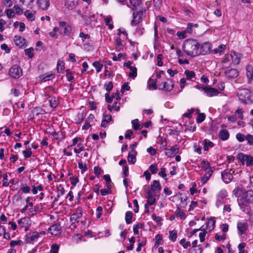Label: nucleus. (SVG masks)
<instances>
[{
    "label": "nucleus",
    "instance_id": "nucleus-28",
    "mask_svg": "<svg viewBox=\"0 0 253 253\" xmlns=\"http://www.w3.org/2000/svg\"><path fill=\"white\" fill-rule=\"evenodd\" d=\"M129 3L132 5L131 10L135 11L136 7L142 4V0H129Z\"/></svg>",
    "mask_w": 253,
    "mask_h": 253
},
{
    "label": "nucleus",
    "instance_id": "nucleus-24",
    "mask_svg": "<svg viewBox=\"0 0 253 253\" xmlns=\"http://www.w3.org/2000/svg\"><path fill=\"white\" fill-rule=\"evenodd\" d=\"M78 4V0H65V6L69 10L74 9Z\"/></svg>",
    "mask_w": 253,
    "mask_h": 253
},
{
    "label": "nucleus",
    "instance_id": "nucleus-56",
    "mask_svg": "<svg viewBox=\"0 0 253 253\" xmlns=\"http://www.w3.org/2000/svg\"><path fill=\"white\" fill-rule=\"evenodd\" d=\"M156 241L155 243V247H158L161 244V241L162 240V236L158 234L155 237Z\"/></svg>",
    "mask_w": 253,
    "mask_h": 253
},
{
    "label": "nucleus",
    "instance_id": "nucleus-16",
    "mask_svg": "<svg viewBox=\"0 0 253 253\" xmlns=\"http://www.w3.org/2000/svg\"><path fill=\"white\" fill-rule=\"evenodd\" d=\"M82 212L81 210H78L77 211L72 214L70 217V220L72 222V225L74 227H76V226L75 225H74V224L75 223V222H79V219L82 217Z\"/></svg>",
    "mask_w": 253,
    "mask_h": 253
},
{
    "label": "nucleus",
    "instance_id": "nucleus-6",
    "mask_svg": "<svg viewBox=\"0 0 253 253\" xmlns=\"http://www.w3.org/2000/svg\"><path fill=\"white\" fill-rule=\"evenodd\" d=\"M145 9H141L138 11H134L133 13V19L131 20V24L135 26L142 21V15Z\"/></svg>",
    "mask_w": 253,
    "mask_h": 253
},
{
    "label": "nucleus",
    "instance_id": "nucleus-5",
    "mask_svg": "<svg viewBox=\"0 0 253 253\" xmlns=\"http://www.w3.org/2000/svg\"><path fill=\"white\" fill-rule=\"evenodd\" d=\"M9 74L13 79H18L22 76V69L18 65H14L9 70Z\"/></svg>",
    "mask_w": 253,
    "mask_h": 253
},
{
    "label": "nucleus",
    "instance_id": "nucleus-33",
    "mask_svg": "<svg viewBox=\"0 0 253 253\" xmlns=\"http://www.w3.org/2000/svg\"><path fill=\"white\" fill-rule=\"evenodd\" d=\"M131 124L132 125L133 128L134 130H137V129L140 130L143 127V126L140 125L139 124V120L137 119L132 120L131 121Z\"/></svg>",
    "mask_w": 253,
    "mask_h": 253
},
{
    "label": "nucleus",
    "instance_id": "nucleus-52",
    "mask_svg": "<svg viewBox=\"0 0 253 253\" xmlns=\"http://www.w3.org/2000/svg\"><path fill=\"white\" fill-rule=\"evenodd\" d=\"M122 55H124L123 59H125L126 57V53H120L118 54L117 56H116V55L114 54V56L112 57V60L114 61H120L121 58L122 57Z\"/></svg>",
    "mask_w": 253,
    "mask_h": 253
},
{
    "label": "nucleus",
    "instance_id": "nucleus-60",
    "mask_svg": "<svg viewBox=\"0 0 253 253\" xmlns=\"http://www.w3.org/2000/svg\"><path fill=\"white\" fill-rule=\"evenodd\" d=\"M14 11H15V14H17V15H21L23 13V9L21 8L18 5H15L13 6Z\"/></svg>",
    "mask_w": 253,
    "mask_h": 253
},
{
    "label": "nucleus",
    "instance_id": "nucleus-27",
    "mask_svg": "<svg viewBox=\"0 0 253 253\" xmlns=\"http://www.w3.org/2000/svg\"><path fill=\"white\" fill-rule=\"evenodd\" d=\"M213 172V170L211 169L210 170H208L207 172H206V173L201 178V182L203 184L206 183V182L208 181L209 178L212 175Z\"/></svg>",
    "mask_w": 253,
    "mask_h": 253
},
{
    "label": "nucleus",
    "instance_id": "nucleus-37",
    "mask_svg": "<svg viewBox=\"0 0 253 253\" xmlns=\"http://www.w3.org/2000/svg\"><path fill=\"white\" fill-rule=\"evenodd\" d=\"M240 163L242 165L249 167L253 165V159H240Z\"/></svg>",
    "mask_w": 253,
    "mask_h": 253
},
{
    "label": "nucleus",
    "instance_id": "nucleus-13",
    "mask_svg": "<svg viewBox=\"0 0 253 253\" xmlns=\"http://www.w3.org/2000/svg\"><path fill=\"white\" fill-rule=\"evenodd\" d=\"M224 73L226 77L229 79L236 78L239 75V72L237 69L226 70Z\"/></svg>",
    "mask_w": 253,
    "mask_h": 253
},
{
    "label": "nucleus",
    "instance_id": "nucleus-23",
    "mask_svg": "<svg viewBox=\"0 0 253 253\" xmlns=\"http://www.w3.org/2000/svg\"><path fill=\"white\" fill-rule=\"evenodd\" d=\"M112 120V116L110 114H103V119L101 122V126L103 127H106L108 124Z\"/></svg>",
    "mask_w": 253,
    "mask_h": 253
},
{
    "label": "nucleus",
    "instance_id": "nucleus-50",
    "mask_svg": "<svg viewBox=\"0 0 253 253\" xmlns=\"http://www.w3.org/2000/svg\"><path fill=\"white\" fill-rule=\"evenodd\" d=\"M23 244L22 240H12L10 241L9 245L11 247H14L16 246H21Z\"/></svg>",
    "mask_w": 253,
    "mask_h": 253
},
{
    "label": "nucleus",
    "instance_id": "nucleus-10",
    "mask_svg": "<svg viewBox=\"0 0 253 253\" xmlns=\"http://www.w3.org/2000/svg\"><path fill=\"white\" fill-rule=\"evenodd\" d=\"M55 77V75L53 73L52 71H50L48 72H46L44 74L40 75L38 78V80L40 82H46L51 80L53 79Z\"/></svg>",
    "mask_w": 253,
    "mask_h": 253
},
{
    "label": "nucleus",
    "instance_id": "nucleus-42",
    "mask_svg": "<svg viewBox=\"0 0 253 253\" xmlns=\"http://www.w3.org/2000/svg\"><path fill=\"white\" fill-rule=\"evenodd\" d=\"M92 65L95 68L97 73H99L101 71L103 67V64H101L99 61H94Z\"/></svg>",
    "mask_w": 253,
    "mask_h": 253
},
{
    "label": "nucleus",
    "instance_id": "nucleus-15",
    "mask_svg": "<svg viewBox=\"0 0 253 253\" xmlns=\"http://www.w3.org/2000/svg\"><path fill=\"white\" fill-rule=\"evenodd\" d=\"M179 151V147L177 145H175L174 146L171 147L169 149H166V155L169 157L172 158L175 156L176 154L178 153Z\"/></svg>",
    "mask_w": 253,
    "mask_h": 253
},
{
    "label": "nucleus",
    "instance_id": "nucleus-45",
    "mask_svg": "<svg viewBox=\"0 0 253 253\" xmlns=\"http://www.w3.org/2000/svg\"><path fill=\"white\" fill-rule=\"evenodd\" d=\"M25 55H27L29 58H32L34 56V48L33 47H30L25 49Z\"/></svg>",
    "mask_w": 253,
    "mask_h": 253
},
{
    "label": "nucleus",
    "instance_id": "nucleus-26",
    "mask_svg": "<svg viewBox=\"0 0 253 253\" xmlns=\"http://www.w3.org/2000/svg\"><path fill=\"white\" fill-rule=\"evenodd\" d=\"M218 136L222 141H225L229 138V133L226 129H221L219 131Z\"/></svg>",
    "mask_w": 253,
    "mask_h": 253
},
{
    "label": "nucleus",
    "instance_id": "nucleus-30",
    "mask_svg": "<svg viewBox=\"0 0 253 253\" xmlns=\"http://www.w3.org/2000/svg\"><path fill=\"white\" fill-rule=\"evenodd\" d=\"M199 27V25L198 24H193L192 23H188L187 25V27L186 29V33L192 34L193 33V29L192 28H198Z\"/></svg>",
    "mask_w": 253,
    "mask_h": 253
},
{
    "label": "nucleus",
    "instance_id": "nucleus-55",
    "mask_svg": "<svg viewBox=\"0 0 253 253\" xmlns=\"http://www.w3.org/2000/svg\"><path fill=\"white\" fill-rule=\"evenodd\" d=\"M105 88L108 92L110 93V91L113 88V84L112 82H109L108 83H105L104 84Z\"/></svg>",
    "mask_w": 253,
    "mask_h": 253
},
{
    "label": "nucleus",
    "instance_id": "nucleus-58",
    "mask_svg": "<svg viewBox=\"0 0 253 253\" xmlns=\"http://www.w3.org/2000/svg\"><path fill=\"white\" fill-rule=\"evenodd\" d=\"M149 169L153 174L156 173L158 171L157 165L156 164L151 165L149 167Z\"/></svg>",
    "mask_w": 253,
    "mask_h": 253
},
{
    "label": "nucleus",
    "instance_id": "nucleus-63",
    "mask_svg": "<svg viewBox=\"0 0 253 253\" xmlns=\"http://www.w3.org/2000/svg\"><path fill=\"white\" fill-rule=\"evenodd\" d=\"M59 246L57 244H52L51 247L50 252L52 253H58Z\"/></svg>",
    "mask_w": 253,
    "mask_h": 253
},
{
    "label": "nucleus",
    "instance_id": "nucleus-3",
    "mask_svg": "<svg viewBox=\"0 0 253 253\" xmlns=\"http://www.w3.org/2000/svg\"><path fill=\"white\" fill-rule=\"evenodd\" d=\"M237 95L239 100L245 105L253 103V93L247 88L239 89Z\"/></svg>",
    "mask_w": 253,
    "mask_h": 253
},
{
    "label": "nucleus",
    "instance_id": "nucleus-46",
    "mask_svg": "<svg viewBox=\"0 0 253 253\" xmlns=\"http://www.w3.org/2000/svg\"><path fill=\"white\" fill-rule=\"evenodd\" d=\"M79 168L81 169V172L84 173L87 169L86 164L83 163L82 161H80L78 163Z\"/></svg>",
    "mask_w": 253,
    "mask_h": 253
},
{
    "label": "nucleus",
    "instance_id": "nucleus-29",
    "mask_svg": "<svg viewBox=\"0 0 253 253\" xmlns=\"http://www.w3.org/2000/svg\"><path fill=\"white\" fill-rule=\"evenodd\" d=\"M36 13L35 11H33L32 12H31L29 10H27L24 12V15L26 16V18L30 20L31 21H34L35 20V18L34 16V15Z\"/></svg>",
    "mask_w": 253,
    "mask_h": 253
},
{
    "label": "nucleus",
    "instance_id": "nucleus-48",
    "mask_svg": "<svg viewBox=\"0 0 253 253\" xmlns=\"http://www.w3.org/2000/svg\"><path fill=\"white\" fill-rule=\"evenodd\" d=\"M143 225L141 223H137L136 225H134L133 227V231L135 234L137 235L139 234L138 229L142 228Z\"/></svg>",
    "mask_w": 253,
    "mask_h": 253
},
{
    "label": "nucleus",
    "instance_id": "nucleus-61",
    "mask_svg": "<svg viewBox=\"0 0 253 253\" xmlns=\"http://www.w3.org/2000/svg\"><path fill=\"white\" fill-rule=\"evenodd\" d=\"M177 238V233L174 231H171L169 232V239L174 242L175 241Z\"/></svg>",
    "mask_w": 253,
    "mask_h": 253
},
{
    "label": "nucleus",
    "instance_id": "nucleus-32",
    "mask_svg": "<svg viewBox=\"0 0 253 253\" xmlns=\"http://www.w3.org/2000/svg\"><path fill=\"white\" fill-rule=\"evenodd\" d=\"M49 98H50L49 102L51 107L54 108L59 105L58 100L55 97H49Z\"/></svg>",
    "mask_w": 253,
    "mask_h": 253
},
{
    "label": "nucleus",
    "instance_id": "nucleus-11",
    "mask_svg": "<svg viewBox=\"0 0 253 253\" xmlns=\"http://www.w3.org/2000/svg\"><path fill=\"white\" fill-rule=\"evenodd\" d=\"M162 85V87L160 88V89H162L166 91H170L173 88L174 84L172 80L167 79V82L162 83L161 84H159L160 86H161Z\"/></svg>",
    "mask_w": 253,
    "mask_h": 253
},
{
    "label": "nucleus",
    "instance_id": "nucleus-41",
    "mask_svg": "<svg viewBox=\"0 0 253 253\" xmlns=\"http://www.w3.org/2000/svg\"><path fill=\"white\" fill-rule=\"evenodd\" d=\"M132 213L131 211H128L126 213L125 220L126 224H129L132 221Z\"/></svg>",
    "mask_w": 253,
    "mask_h": 253
},
{
    "label": "nucleus",
    "instance_id": "nucleus-9",
    "mask_svg": "<svg viewBox=\"0 0 253 253\" xmlns=\"http://www.w3.org/2000/svg\"><path fill=\"white\" fill-rule=\"evenodd\" d=\"M202 90L209 97L217 96L219 93L217 89L209 86H205L202 87Z\"/></svg>",
    "mask_w": 253,
    "mask_h": 253
},
{
    "label": "nucleus",
    "instance_id": "nucleus-62",
    "mask_svg": "<svg viewBox=\"0 0 253 253\" xmlns=\"http://www.w3.org/2000/svg\"><path fill=\"white\" fill-rule=\"evenodd\" d=\"M202 252V247H198V248H191L189 250V253H201Z\"/></svg>",
    "mask_w": 253,
    "mask_h": 253
},
{
    "label": "nucleus",
    "instance_id": "nucleus-39",
    "mask_svg": "<svg viewBox=\"0 0 253 253\" xmlns=\"http://www.w3.org/2000/svg\"><path fill=\"white\" fill-rule=\"evenodd\" d=\"M118 102H114L112 105H107V109L110 111H112L113 109H115L116 111H119L120 109V106L118 105L117 106Z\"/></svg>",
    "mask_w": 253,
    "mask_h": 253
},
{
    "label": "nucleus",
    "instance_id": "nucleus-51",
    "mask_svg": "<svg viewBox=\"0 0 253 253\" xmlns=\"http://www.w3.org/2000/svg\"><path fill=\"white\" fill-rule=\"evenodd\" d=\"M7 17L8 18H13L15 16V12L13 9L9 8L5 10Z\"/></svg>",
    "mask_w": 253,
    "mask_h": 253
},
{
    "label": "nucleus",
    "instance_id": "nucleus-59",
    "mask_svg": "<svg viewBox=\"0 0 253 253\" xmlns=\"http://www.w3.org/2000/svg\"><path fill=\"white\" fill-rule=\"evenodd\" d=\"M202 168L204 170H207L208 169L210 168V164L208 162L205 160H203L201 162Z\"/></svg>",
    "mask_w": 253,
    "mask_h": 253
},
{
    "label": "nucleus",
    "instance_id": "nucleus-12",
    "mask_svg": "<svg viewBox=\"0 0 253 253\" xmlns=\"http://www.w3.org/2000/svg\"><path fill=\"white\" fill-rule=\"evenodd\" d=\"M39 237V233L37 232L29 233L25 236V241L27 243H31L36 241Z\"/></svg>",
    "mask_w": 253,
    "mask_h": 253
},
{
    "label": "nucleus",
    "instance_id": "nucleus-7",
    "mask_svg": "<svg viewBox=\"0 0 253 253\" xmlns=\"http://www.w3.org/2000/svg\"><path fill=\"white\" fill-rule=\"evenodd\" d=\"M227 196V192L225 190H221L217 195L216 206L219 208L223 204L225 203L226 197Z\"/></svg>",
    "mask_w": 253,
    "mask_h": 253
},
{
    "label": "nucleus",
    "instance_id": "nucleus-21",
    "mask_svg": "<svg viewBox=\"0 0 253 253\" xmlns=\"http://www.w3.org/2000/svg\"><path fill=\"white\" fill-rule=\"evenodd\" d=\"M237 227L239 233L242 235L245 233L248 228V224L246 221H240L238 222Z\"/></svg>",
    "mask_w": 253,
    "mask_h": 253
},
{
    "label": "nucleus",
    "instance_id": "nucleus-14",
    "mask_svg": "<svg viewBox=\"0 0 253 253\" xmlns=\"http://www.w3.org/2000/svg\"><path fill=\"white\" fill-rule=\"evenodd\" d=\"M14 41L16 45L20 48L25 47L27 45L26 40L20 36H15Z\"/></svg>",
    "mask_w": 253,
    "mask_h": 253
},
{
    "label": "nucleus",
    "instance_id": "nucleus-57",
    "mask_svg": "<svg viewBox=\"0 0 253 253\" xmlns=\"http://www.w3.org/2000/svg\"><path fill=\"white\" fill-rule=\"evenodd\" d=\"M195 112V109L194 108H191L189 109L187 113H185L183 114V116L184 117H187L189 119H191L192 118V114Z\"/></svg>",
    "mask_w": 253,
    "mask_h": 253
},
{
    "label": "nucleus",
    "instance_id": "nucleus-25",
    "mask_svg": "<svg viewBox=\"0 0 253 253\" xmlns=\"http://www.w3.org/2000/svg\"><path fill=\"white\" fill-rule=\"evenodd\" d=\"M37 3L42 10H46L50 5L49 0H38Z\"/></svg>",
    "mask_w": 253,
    "mask_h": 253
},
{
    "label": "nucleus",
    "instance_id": "nucleus-20",
    "mask_svg": "<svg viewBox=\"0 0 253 253\" xmlns=\"http://www.w3.org/2000/svg\"><path fill=\"white\" fill-rule=\"evenodd\" d=\"M147 205H149L150 206L153 205L155 203V193L152 190H148L147 192Z\"/></svg>",
    "mask_w": 253,
    "mask_h": 253
},
{
    "label": "nucleus",
    "instance_id": "nucleus-8",
    "mask_svg": "<svg viewBox=\"0 0 253 253\" xmlns=\"http://www.w3.org/2000/svg\"><path fill=\"white\" fill-rule=\"evenodd\" d=\"M211 44L209 42H205L201 44H200V46L199 48L198 55H204L209 54L211 52Z\"/></svg>",
    "mask_w": 253,
    "mask_h": 253
},
{
    "label": "nucleus",
    "instance_id": "nucleus-53",
    "mask_svg": "<svg viewBox=\"0 0 253 253\" xmlns=\"http://www.w3.org/2000/svg\"><path fill=\"white\" fill-rule=\"evenodd\" d=\"M213 146V143L211 141H209L207 142L206 140H204V145L203 147V149L205 151L208 150L209 147H212Z\"/></svg>",
    "mask_w": 253,
    "mask_h": 253
},
{
    "label": "nucleus",
    "instance_id": "nucleus-19",
    "mask_svg": "<svg viewBox=\"0 0 253 253\" xmlns=\"http://www.w3.org/2000/svg\"><path fill=\"white\" fill-rule=\"evenodd\" d=\"M221 177L224 182L226 183H229L232 180L233 176L230 172L225 170L222 172Z\"/></svg>",
    "mask_w": 253,
    "mask_h": 253
},
{
    "label": "nucleus",
    "instance_id": "nucleus-17",
    "mask_svg": "<svg viewBox=\"0 0 253 253\" xmlns=\"http://www.w3.org/2000/svg\"><path fill=\"white\" fill-rule=\"evenodd\" d=\"M48 231L51 234L57 236L61 233V227L59 224H54L50 226Z\"/></svg>",
    "mask_w": 253,
    "mask_h": 253
},
{
    "label": "nucleus",
    "instance_id": "nucleus-22",
    "mask_svg": "<svg viewBox=\"0 0 253 253\" xmlns=\"http://www.w3.org/2000/svg\"><path fill=\"white\" fill-rule=\"evenodd\" d=\"M246 70L248 82L251 83L253 80V67L251 65H248L246 67Z\"/></svg>",
    "mask_w": 253,
    "mask_h": 253
},
{
    "label": "nucleus",
    "instance_id": "nucleus-43",
    "mask_svg": "<svg viewBox=\"0 0 253 253\" xmlns=\"http://www.w3.org/2000/svg\"><path fill=\"white\" fill-rule=\"evenodd\" d=\"M129 69L131 72L129 73L128 76L130 78L134 79L137 76V68L135 66H132Z\"/></svg>",
    "mask_w": 253,
    "mask_h": 253
},
{
    "label": "nucleus",
    "instance_id": "nucleus-47",
    "mask_svg": "<svg viewBox=\"0 0 253 253\" xmlns=\"http://www.w3.org/2000/svg\"><path fill=\"white\" fill-rule=\"evenodd\" d=\"M206 118V115L204 113H199L197 116V118L196 119V122L198 124L201 123L203 122Z\"/></svg>",
    "mask_w": 253,
    "mask_h": 253
},
{
    "label": "nucleus",
    "instance_id": "nucleus-1",
    "mask_svg": "<svg viewBox=\"0 0 253 253\" xmlns=\"http://www.w3.org/2000/svg\"><path fill=\"white\" fill-rule=\"evenodd\" d=\"M233 193L236 198L241 196L240 199L238 200V205L244 212L248 213L249 210L248 206L250 204L253 203V191L248 190L243 192V189L237 187L233 191Z\"/></svg>",
    "mask_w": 253,
    "mask_h": 253
},
{
    "label": "nucleus",
    "instance_id": "nucleus-49",
    "mask_svg": "<svg viewBox=\"0 0 253 253\" xmlns=\"http://www.w3.org/2000/svg\"><path fill=\"white\" fill-rule=\"evenodd\" d=\"M105 24L107 26H108V28L110 29H112L114 28V25L112 24H110V22L112 20V18L111 17H106L104 18Z\"/></svg>",
    "mask_w": 253,
    "mask_h": 253
},
{
    "label": "nucleus",
    "instance_id": "nucleus-31",
    "mask_svg": "<svg viewBox=\"0 0 253 253\" xmlns=\"http://www.w3.org/2000/svg\"><path fill=\"white\" fill-rule=\"evenodd\" d=\"M161 189V186L159 181L154 180L151 185V188L150 190L154 192L155 190L160 191Z\"/></svg>",
    "mask_w": 253,
    "mask_h": 253
},
{
    "label": "nucleus",
    "instance_id": "nucleus-64",
    "mask_svg": "<svg viewBox=\"0 0 253 253\" xmlns=\"http://www.w3.org/2000/svg\"><path fill=\"white\" fill-rule=\"evenodd\" d=\"M103 172V170L99 167L96 166L94 168V173L96 176L99 177V175Z\"/></svg>",
    "mask_w": 253,
    "mask_h": 253
},
{
    "label": "nucleus",
    "instance_id": "nucleus-34",
    "mask_svg": "<svg viewBox=\"0 0 253 253\" xmlns=\"http://www.w3.org/2000/svg\"><path fill=\"white\" fill-rule=\"evenodd\" d=\"M175 214L177 217H180L181 219H185L186 216L185 213L179 208H177L175 211Z\"/></svg>",
    "mask_w": 253,
    "mask_h": 253
},
{
    "label": "nucleus",
    "instance_id": "nucleus-4",
    "mask_svg": "<svg viewBox=\"0 0 253 253\" xmlns=\"http://www.w3.org/2000/svg\"><path fill=\"white\" fill-rule=\"evenodd\" d=\"M59 26L60 28V34L63 36H69L71 35L72 33V27L67 22L60 21L59 23Z\"/></svg>",
    "mask_w": 253,
    "mask_h": 253
},
{
    "label": "nucleus",
    "instance_id": "nucleus-44",
    "mask_svg": "<svg viewBox=\"0 0 253 253\" xmlns=\"http://www.w3.org/2000/svg\"><path fill=\"white\" fill-rule=\"evenodd\" d=\"M65 133L62 132L61 131H59L57 132V134L55 137V139L56 140L61 141L63 140L65 138Z\"/></svg>",
    "mask_w": 253,
    "mask_h": 253
},
{
    "label": "nucleus",
    "instance_id": "nucleus-35",
    "mask_svg": "<svg viewBox=\"0 0 253 253\" xmlns=\"http://www.w3.org/2000/svg\"><path fill=\"white\" fill-rule=\"evenodd\" d=\"M66 77L68 82H72L74 80L73 73L69 69L65 70Z\"/></svg>",
    "mask_w": 253,
    "mask_h": 253
},
{
    "label": "nucleus",
    "instance_id": "nucleus-40",
    "mask_svg": "<svg viewBox=\"0 0 253 253\" xmlns=\"http://www.w3.org/2000/svg\"><path fill=\"white\" fill-rule=\"evenodd\" d=\"M184 74L186 76V79L187 80H191L192 78H194L195 77V73L193 71H189L188 70H186L184 71Z\"/></svg>",
    "mask_w": 253,
    "mask_h": 253
},
{
    "label": "nucleus",
    "instance_id": "nucleus-2",
    "mask_svg": "<svg viewBox=\"0 0 253 253\" xmlns=\"http://www.w3.org/2000/svg\"><path fill=\"white\" fill-rule=\"evenodd\" d=\"M200 43L198 40L188 39L185 40L182 44V49L187 55L194 57L198 56L199 48Z\"/></svg>",
    "mask_w": 253,
    "mask_h": 253
},
{
    "label": "nucleus",
    "instance_id": "nucleus-38",
    "mask_svg": "<svg viewBox=\"0 0 253 253\" xmlns=\"http://www.w3.org/2000/svg\"><path fill=\"white\" fill-rule=\"evenodd\" d=\"M225 49V45L224 44L219 45L217 48L213 49L214 53H219L220 54H222Z\"/></svg>",
    "mask_w": 253,
    "mask_h": 253
},
{
    "label": "nucleus",
    "instance_id": "nucleus-36",
    "mask_svg": "<svg viewBox=\"0 0 253 253\" xmlns=\"http://www.w3.org/2000/svg\"><path fill=\"white\" fill-rule=\"evenodd\" d=\"M148 87L149 88H153L154 89L156 90L157 89V80H153L151 78H150L148 81Z\"/></svg>",
    "mask_w": 253,
    "mask_h": 253
},
{
    "label": "nucleus",
    "instance_id": "nucleus-18",
    "mask_svg": "<svg viewBox=\"0 0 253 253\" xmlns=\"http://www.w3.org/2000/svg\"><path fill=\"white\" fill-rule=\"evenodd\" d=\"M232 63L235 65H238L240 62L242 54L235 51L232 50L230 54Z\"/></svg>",
    "mask_w": 253,
    "mask_h": 253
},
{
    "label": "nucleus",
    "instance_id": "nucleus-54",
    "mask_svg": "<svg viewBox=\"0 0 253 253\" xmlns=\"http://www.w3.org/2000/svg\"><path fill=\"white\" fill-rule=\"evenodd\" d=\"M179 243L181 245L184 249H187L191 246V243L189 241H186L185 239H182Z\"/></svg>",
    "mask_w": 253,
    "mask_h": 253
}]
</instances>
